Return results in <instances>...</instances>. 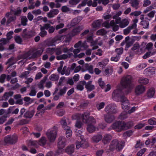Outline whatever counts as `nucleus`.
I'll return each mask as SVG.
<instances>
[{
    "label": "nucleus",
    "instance_id": "obj_25",
    "mask_svg": "<svg viewBox=\"0 0 156 156\" xmlns=\"http://www.w3.org/2000/svg\"><path fill=\"white\" fill-rule=\"evenodd\" d=\"M59 12V10L57 9H53L51 10L47 14L49 18H51L57 15Z\"/></svg>",
    "mask_w": 156,
    "mask_h": 156
},
{
    "label": "nucleus",
    "instance_id": "obj_63",
    "mask_svg": "<svg viewBox=\"0 0 156 156\" xmlns=\"http://www.w3.org/2000/svg\"><path fill=\"white\" fill-rule=\"evenodd\" d=\"M133 133V132L132 130H129L125 132L123 135L125 137H129L132 135Z\"/></svg>",
    "mask_w": 156,
    "mask_h": 156
},
{
    "label": "nucleus",
    "instance_id": "obj_22",
    "mask_svg": "<svg viewBox=\"0 0 156 156\" xmlns=\"http://www.w3.org/2000/svg\"><path fill=\"white\" fill-rule=\"evenodd\" d=\"M10 12L14 15L16 16H20V15L22 12V10L20 7H19L16 9H11L10 10Z\"/></svg>",
    "mask_w": 156,
    "mask_h": 156
},
{
    "label": "nucleus",
    "instance_id": "obj_19",
    "mask_svg": "<svg viewBox=\"0 0 156 156\" xmlns=\"http://www.w3.org/2000/svg\"><path fill=\"white\" fill-rule=\"evenodd\" d=\"M140 45L138 43H135L131 48L133 51H136V52L137 54H140L142 51V49L140 48Z\"/></svg>",
    "mask_w": 156,
    "mask_h": 156
},
{
    "label": "nucleus",
    "instance_id": "obj_21",
    "mask_svg": "<svg viewBox=\"0 0 156 156\" xmlns=\"http://www.w3.org/2000/svg\"><path fill=\"white\" fill-rule=\"evenodd\" d=\"M102 138L101 134H98L94 135L91 138V140L94 142L98 143L102 139Z\"/></svg>",
    "mask_w": 156,
    "mask_h": 156
},
{
    "label": "nucleus",
    "instance_id": "obj_60",
    "mask_svg": "<svg viewBox=\"0 0 156 156\" xmlns=\"http://www.w3.org/2000/svg\"><path fill=\"white\" fill-rule=\"evenodd\" d=\"M40 30H41V32L39 34V35L42 37H44L45 36L47 35V32L45 30H44L42 29L40 27Z\"/></svg>",
    "mask_w": 156,
    "mask_h": 156
},
{
    "label": "nucleus",
    "instance_id": "obj_62",
    "mask_svg": "<svg viewBox=\"0 0 156 156\" xmlns=\"http://www.w3.org/2000/svg\"><path fill=\"white\" fill-rule=\"evenodd\" d=\"M102 18L105 20H109L112 18V15L111 14L105 13L103 15Z\"/></svg>",
    "mask_w": 156,
    "mask_h": 156
},
{
    "label": "nucleus",
    "instance_id": "obj_23",
    "mask_svg": "<svg viewBox=\"0 0 156 156\" xmlns=\"http://www.w3.org/2000/svg\"><path fill=\"white\" fill-rule=\"evenodd\" d=\"M72 55L73 53H72L69 52L67 54H63L59 56H57L56 58L58 60L66 59L67 58H69Z\"/></svg>",
    "mask_w": 156,
    "mask_h": 156
},
{
    "label": "nucleus",
    "instance_id": "obj_8",
    "mask_svg": "<svg viewBox=\"0 0 156 156\" xmlns=\"http://www.w3.org/2000/svg\"><path fill=\"white\" fill-rule=\"evenodd\" d=\"M36 34V32L34 31H28L27 29L23 30L22 34V36L25 40L30 39Z\"/></svg>",
    "mask_w": 156,
    "mask_h": 156
},
{
    "label": "nucleus",
    "instance_id": "obj_44",
    "mask_svg": "<svg viewBox=\"0 0 156 156\" xmlns=\"http://www.w3.org/2000/svg\"><path fill=\"white\" fill-rule=\"evenodd\" d=\"M47 142L46 138L44 136L42 137L38 141L39 145L43 146Z\"/></svg>",
    "mask_w": 156,
    "mask_h": 156
},
{
    "label": "nucleus",
    "instance_id": "obj_35",
    "mask_svg": "<svg viewBox=\"0 0 156 156\" xmlns=\"http://www.w3.org/2000/svg\"><path fill=\"white\" fill-rule=\"evenodd\" d=\"M155 93V89L153 87H151L147 91V96L150 98H152L154 95Z\"/></svg>",
    "mask_w": 156,
    "mask_h": 156
},
{
    "label": "nucleus",
    "instance_id": "obj_15",
    "mask_svg": "<svg viewBox=\"0 0 156 156\" xmlns=\"http://www.w3.org/2000/svg\"><path fill=\"white\" fill-rule=\"evenodd\" d=\"M5 16L7 18V22L8 23L14 22L16 20V16L14 15H12V14L10 12L6 13Z\"/></svg>",
    "mask_w": 156,
    "mask_h": 156
},
{
    "label": "nucleus",
    "instance_id": "obj_39",
    "mask_svg": "<svg viewBox=\"0 0 156 156\" xmlns=\"http://www.w3.org/2000/svg\"><path fill=\"white\" fill-rule=\"evenodd\" d=\"M10 135V144H13L16 143L18 140L17 136L15 134Z\"/></svg>",
    "mask_w": 156,
    "mask_h": 156
},
{
    "label": "nucleus",
    "instance_id": "obj_32",
    "mask_svg": "<svg viewBox=\"0 0 156 156\" xmlns=\"http://www.w3.org/2000/svg\"><path fill=\"white\" fill-rule=\"evenodd\" d=\"M155 68L153 67H150L145 69L144 72L146 73L148 72L150 75H154L155 74Z\"/></svg>",
    "mask_w": 156,
    "mask_h": 156
},
{
    "label": "nucleus",
    "instance_id": "obj_34",
    "mask_svg": "<svg viewBox=\"0 0 156 156\" xmlns=\"http://www.w3.org/2000/svg\"><path fill=\"white\" fill-rule=\"evenodd\" d=\"M32 51L30 50L25 53L22 55V58L23 59H26L27 58H32L31 57L32 55Z\"/></svg>",
    "mask_w": 156,
    "mask_h": 156
},
{
    "label": "nucleus",
    "instance_id": "obj_55",
    "mask_svg": "<svg viewBox=\"0 0 156 156\" xmlns=\"http://www.w3.org/2000/svg\"><path fill=\"white\" fill-rule=\"evenodd\" d=\"M141 24L142 25L144 28H147L149 25V23L147 20L142 21L141 22Z\"/></svg>",
    "mask_w": 156,
    "mask_h": 156
},
{
    "label": "nucleus",
    "instance_id": "obj_45",
    "mask_svg": "<svg viewBox=\"0 0 156 156\" xmlns=\"http://www.w3.org/2000/svg\"><path fill=\"white\" fill-rule=\"evenodd\" d=\"M59 78V76L58 75L54 74H52L49 76V79L52 81L58 80Z\"/></svg>",
    "mask_w": 156,
    "mask_h": 156
},
{
    "label": "nucleus",
    "instance_id": "obj_14",
    "mask_svg": "<svg viewBox=\"0 0 156 156\" xmlns=\"http://www.w3.org/2000/svg\"><path fill=\"white\" fill-rule=\"evenodd\" d=\"M81 83L85 84V87L88 91H90L95 89L94 86L91 84V81H89L87 83L85 81H81Z\"/></svg>",
    "mask_w": 156,
    "mask_h": 156
},
{
    "label": "nucleus",
    "instance_id": "obj_51",
    "mask_svg": "<svg viewBox=\"0 0 156 156\" xmlns=\"http://www.w3.org/2000/svg\"><path fill=\"white\" fill-rule=\"evenodd\" d=\"M147 65L145 63H141L138 65L136 67V70H141L145 68Z\"/></svg>",
    "mask_w": 156,
    "mask_h": 156
},
{
    "label": "nucleus",
    "instance_id": "obj_26",
    "mask_svg": "<svg viewBox=\"0 0 156 156\" xmlns=\"http://www.w3.org/2000/svg\"><path fill=\"white\" fill-rule=\"evenodd\" d=\"M35 113L34 110L27 111L25 113L24 117L27 119H29L32 118L34 115Z\"/></svg>",
    "mask_w": 156,
    "mask_h": 156
},
{
    "label": "nucleus",
    "instance_id": "obj_4",
    "mask_svg": "<svg viewBox=\"0 0 156 156\" xmlns=\"http://www.w3.org/2000/svg\"><path fill=\"white\" fill-rule=\"evenodd\" d=\"M57 132V129L55 127L50 129L47 131L46 134L50 142H53L55 141L56 137Z\"/></svg>",
    "mask_w": 156,
    "mask_h": 156
},
{
    "label": "nucleus",
    "instance_id": "obj_58",
    "mask_svg": "<svg viewBox=\"0 0 156 156\" xmlns=\"http://www.w3.org/2000/svg\"><path fill=\"white\" fill-rule=\"evenodd\" d=\"M67 90V88L66 87H64L62 89L60 90L58 94L60 96H62L66 93Z\"/></svg>",
    "mask_w": 156,
    "mask_h": 156
},
{
    "label": "nucleus",
    "instance_id": "obj_18",
    "mask_svg": "<svg viewBox=\"0 0 156 156\" xmlns=\"http://www.w3.org/2000/svg\"><path fill=\"white\" fill-rule=\"evenodd\" d=\"M83 27L82 26H78L75 27L71 31V34L73 36H75L79 34L83 29Z\"/></svg>",
    "mask_w": 156,
    "mask_h": 156
},
{
    "label": "nucleus",
    "instance_id": "obj_33",
    "mask_svg": "<svg viewBox=\"0 0 156 156\" xmlns=\"http://www.w3.org/2000/svg\"><path fill=\"white\" fill-rule=\"evenodd\" d=\"M138 82L139 83L143 85H146L148 83L149 80L145 78L140 77L139 78Z\"/></svg>",
    "mask_w": 156,
    "mask_h": 156
},
{
    "label": "nucleus",
    "instance_id": "obj_37",
    "mask_svg": "<svg viewBox=\"0 0 156 156\" xmlns=\"http://www.w3.org/2000/svg\"><path fill=\"white\" fill-rule=\"evenodd\" d=\"M27 143L29 146H32L36 147H37L39 145L38 142L37 141L30 140H27Z\"/></svg>",
    "mask_w": 156,
    "mask_h": 156
},
{
    "label": "nucleus",
    "instance_id": "obj_9",
    "mask_svg": "<svg viewBox=\"0 0 156 156\" xmlns=\"http://www.w3.org/2000/svg\"><path fill=\"white\" fill-rule=\"evenodd\" d=\"M79 136H80V138L81 139V140L80 142L77 141L76 142V147L77 149H78L80 147H83V148H85L89 146L88 143L85 141L84 140H83V136L81 135L80 133H81V131H80ZM78 136L79 135L77 134Z\"/></svg>",
    "mask_w": 156,
    "mask_h": 156
},
{
    "label": "nucleus",
    "instance_id": "obj_10",
    "mask_svg": "<svg viewBox=\"0 0 156 156\" xmlns=\"http://www.w3.org/2000/svg\"><path fill=\"white\" fill-rule=\"evenodd\" d=\"M138 22V20L137 18H135L133 20V23L131 25L128 27L126 29L123 30V34L125 35H127L130 32L131 30L135 29L136 27V23Z\"/></svg>",
    "mask_w": 156,
    "mask_h": 156
},
{
    "label": "nucleus",
    "instance_id": "obj_41",
    "mask_svg": "<svg viewBox=\"0 0 156 156\" xmlns=\"http://www.w3.org/2000/svg\"><path fill=\"white\" fill-rule=\"evenodd\" d=\"M13 92L12 91L5 92L3 97V100H5L8 99L9 97L13 95Z\"/></svg>",
    "mask_w": 156,
    "mask_h": 156
},
{
    "label": "nucleus",
    "instance_id": "obj_28",
    "mask_svg": "<svg viewBox=\"0 0 156 156\" xmlns=\"http://www.w3.org/2000/svg\"><path fill=\"white\" fill-rule=\"evenodd\" d=\"M10 135H7L4 138V140L1 141V143L3 145H5L7 144H10Z\"/></svg>",
    "mask_w": 156,
    "mask_h": 156
},
{
    "label": "nucleus",
    "instance_id": "obj_43",
    "mask_svg": "<svg viewBox=\"0 0 156 156\" xmlns=\"http://www.w3.org/2000/svg\"><path fill=\"white\" fill-rule=\"evenodd\" d=\"M46 52L50 55L53 54L55 52V48H48L46 49Z\"/></svg>",
    "mask_w": 156,
    "mask_h": 156
},
{
    "label": "nucleus",
    "instance_id": "obj_40",
    "mask_svg": "<svg viewBox=\"0 0 156 156\" xmlns=\"http://www.w3.org/2000/svg\"><path fill=\"white\" fill-rule=\"evenodd\" d=\"M87 130L90 133H92L96 130V128L93 125L88 124L87 127Z\"/></svg>",
    "mask_w": 156,
    "mask_h": 156
},
{
    "label": "nucleus",
    "instance_id": "obj_48",
    "mask_svg": "<svg viewBox=\"0 0 156 156\" xmlns=\"http://www.w3.org/2000/svg\"><path fill=\"white\" fill-rule=\"evenodd\" d=\"M81 0H69V3L71 6H73L78 4Z\"/></svg>",
    "mask_w": 156,
    "mask_h": 156
},
{
    "label": "nucleus",
    "instance_id": "obj_17",
    "mask_svg": "<svg viewBox=\"0 0 156 156\" xmlns=\"http://www.w3.org/2000/svg\"><path fill=\"white\" fill-rule=\"evenodd\" d=\"M104 119L105 121L108 123H111L112 122L115 118L114 115H108L105 114L104 115Z\"/></svg>",
    "mask_w": 156,
    "mask_h": 156
},
{
    "label": "nucleus",
    "instance_id": "obj_2",
    "mask_svg": "<svg viewBox=\"0 0 156 156\" xmlns=\"http://www.w3.org/2000/svg\"><path fill=\"white\" fill-rule=\"evenodd\" d=\"M90 114L89 112H85L82 115V120L83 122L88 124H95L96 123L95 119L92 116L89 117Z\"/></svg>",
    "mask_w": 156,
    "mask_h": 156
},
{
    "label": "nucleus",
    "instance_id": "obj_49",
    "mask_svg": "<svg viewBox=\"0 0 156 156\" xmlns=\"http://www.w3.org/2000/svg\"><path fill=\"white\" fill-rule=\"evenodd\" d=\"M148 122L150 125H156V119L154 117L148 120Z\"/></svg>",
    "mask_w": 156,
    "mask_h": 156
},
{
    "label": "nucleus",
    "instance_id": "obj_38",
    "mask_svg": "<svg viewBox=\"0 0 156 156\" xmlns=\"http://www.w3.org/2000/svg\"><path fill=\"white\" fill-rule=\"evenodd\" d=\"M60 123L62 128L64 129L66 128H69V126L67 125V123L66 121V118L65 117H64L61 119Z\"/></svg>",
    "mask_w": 156,
    "mask_h": 156
},
{
    "label": "nucleus",
    "instance_id": "obj_20",
    "mask_svg": "<svg viewBox=\"0 0 156 156\" xmlns=\"http://www.w3.org/2000/svg\"><path fill=\"white\" fill-rule=\"evenodd\" d=\"M17 62L16 60L13 57H12L10 58L5 62V64H9L7 68H9L11 66L15 64Z\"/></svg>",
    "mask_w": 156,
    "mask_h": 156
},
{
    "label": "nucleus",
    "instance_id": "obj_53",
    "mask_svg": "<svg viewBox=\"0 0 156 156\" xmlns=\"http://www.w3.org/2000/svg\"><path fill=\"white\" fill-rule=\"evenodd\" d=\"M125 129H127L133 126V122L132 121L128 122H125Z\"/></svg>",
    "mask_w": 156,
    "mask_h": 156
},
{
    "label": "nucleus",
    "instance_id": "obj_42",
    "mask_svg": "<svg viewBox=\"0 0 156 156\" xmlns=\"http://www.w3.org/2000/svg\"><path fill=\"white\" fill-rule=\"evenodd\" d=\"M81 20V17L80 16L74 18L72 21L71 24L72 25L74 26L78 24L80 22Z\"/></svg>",
    "mask_w": 156,
    "mask_h": 156
},
{
    "label": "nucleus",
    "instance_id": "obj_1",
    "mask_svg": "<svg viewBox=\"0 0 156 156\" xmlns=\"http://www.w3.org/2000/svg\"><path fill=\"white\" fill-rule=\"evenodd\" d=\"M133 77L130 75L124 76L122 79L121 85L123 87L127 89L126 93V94L130 93L133 88Z\"/></svg>",
    "mask_w": 156,
    "mask_h": 156
},
{
    "label": "nucleus",
    "instance_id": "obj_36",
    "mask_svg": "<svg viewBox=\"0 0 156 156\" xmlns=\"http://www.w3.org/2000/svg\"><path fill=\"white\" fill-rule=\"evenodd\" d=\"M109 60L108 58L104 59L101 62H99L98 63V65L99 67L102 68H104L108 64Z\"/></svg>",
    "mask_w": 156,
    "mask_h": 156
},
{
    "label": "nucleus",
    "instance_id": "obj_56",
    "mask_svg": "<svg viewBox=\"0 0 156 156\" xmlns=\"http://www.w3.org/2000/svg\"><path fill=\"white\" fill-rule=\"evenodd\" d=\"M106 33V31L104 29H102L96 32V34L98 35H103Z\"/></svg>",
    "mask_w": 156,
    "mask_h": 156
},
{
    "label": "nucleus",
    "instance_id": "obj_52",
    "mask_svg": "<svg viewBox=\"0 0 156 156\" xmlns=\"http://www.w3.org/2000/svg\"><path fill=\"white\" fill-rule=\"evenodd\" d=\"M81 82V81L78 83L76 87V89L80 91H82L84 89L83 85H85V84H82Z\"/></svg>",
    "mask_w": 156,
    "mask_h": 156
},
{
    "label": "nucleus",
    "instance_id": "obj_30",
    "mask_svg": "<svg viewBox=\"0 0 156 156\" xmlns=\"http://www.w3.org/2000/svg\"><path fill=\"white\" fill-rule=\"evenodd\" d=\"M129 23L128 20L126 19H122L120 23L119 27L121 28H124L127 26Z\"/></svg>",
    "mask_w": 156,
    "mask_h": 156
},
{
    "label": "nucleus",
    "instance_id": "obj_13",
    "mask_svg": "<svg viewBox=\"0 0 156 156\" xmlns=\"http://www.w3.org/2000/svg\"><path fill=\"white\" fill-rule=\"evenodd\" d=\"M66 138L63 136H60L58 139V147L59 149L63 148L66 145Z\"/></svg>",
    "mask_w": 156,
    "mask_h": 156
},
{
    "label": "nucleus",
    "instance_id": "obj_50",
    "mask_svg": "<svg viewBox=\"0 0 156 156\" xmlns=\"http://www.w3.org/2000/svg\"><path fill=\"white\" fill-rule=\"evenodd\" d=\"M14 39L17 43L20 44L22 43L23 40L20 36H15L14 37Z\"/></svg>",
    "mask_w": 156,
    "mask_h": 156
},
{
    "label": "nucleus",
    "instance_id": "obj_24",
    "mask_svg": "<svg viewBox=\"0 0 156 156\" xmlns=\"http://www.w3.org/2000/svg\"><path fill=\"white\" fill-rule=\"evenodd\" d=\"M112 139V136L109 134H106L104 136L102 142L104 144H106L108 143Z\"/></svg>",
    "mask_w": 156,
    "mask_h": 156
},
{
    "label": "nucleus",
    "instance_id": "obj_5",
    "mask_svg": "<svg viewBox=\"0 0 156 156\" xmlns=\"http://www.w3.org/2000/svg\"><path fill=\"white\" fill-rule=\"evenodd\" d=\"M105 111L109 115L116 114L118 112L117 106L115 104H109L105 107Z\"/></svg>",
    "mask_w": 156,
    "mask_h": 156
},
{
    "label": "nucleus",
    "instance_id": "obj_46",
    "mask_svg": "<svg viewBox=\"0 0 156 156\" xmlns=\"http://www.w3.org/2000/svg\"><path fill=\"white\" fill-rule=\"evenodd\" d=\"M128 117L127 114L126 112H123L121 114H120L119 117V119L121 120H124L126 119Z\"/></svg>",
    "mask_w": 156,
    "mask_h": 156
},
{
    "label": "nucleus",
    "instance_id": "obj_47",
    "mask_svg": "<svg viewBox=\"0 0 156 156\" xmlns=\"http://www.w3.org/2000/svg\"><path fill=\"white\" fill-rule=\"evenodd\" d=\"M37 91L35 87H31L29 95L31 96H34L36 95Z\"/></svg>",
    "mask_w": 156,
    "mask_h": 156
},
{
    "label": "nucleus",
    "instance_id": "obj_6",
    "mask_svg": "<svg viewBox=\"0 0 156 156\" xmlns=\"http://www.w3.org/2000/svg\"><path fill=\"white\" fill-rule=\"evenodd\" d=\"M125 125L124 122L118 121L115 122L112 124L111 126L112 128L118 132L125 130Z\"/></svg>",
    "mask_w": 156,
    "mask_h": 156
},
{
    "label": "nucleus",
    "instance_id": "obj_64",
    "mask_svg": "<svg viewBox=\"0 0 156 156\" xmlns=\"http://www.w3.org/2000/svg\"><path fill=\"white\" fill-rule=\"evenodd\" d=\"M9 41L7 39L5 38H2L0 40V45H4L6 44Z\"/></svg>",
    "mask_w": 156,
    "mask_h": 156
},
{
    "label": "nucleus",
    "instance_id": "obj_3",
    "mask_svg": "<svg viewBox=\"0 0 156 156\" xmlns=\"http://www.w3.org/2000/svg\"><path fill=\"white\" fill-rule=\"evenodd\" d=\"M123 148L122 144L119 142V140L115 139L113 140L110 143L109 145V150L113 151L116 150L119 151L122 149Z\"/></svg>",
    "mask_w": 156,
    "mask_h": 156
},
{
    "label": "nucleus",
    "instance_id": "obj_59",
    "mask_svg": "<svg viewBox=\"0 0 156 156\" xmlns=\"http://www.w3.org/2000/svg\"><path fill=\"white\" fill-rule=\"evenodd\" d=\"M27 19L26 16H23L22 17L21 22L22 24L25 26L27 25Z\"/></svg>",
    "mask_w": 156,
    "mask_h": 156
},
{
    "label": "nucleus",
    "instance_id": "obj_54",
    "mask_svg": "<svg viewBox=\"0 0 156 156\" xmlns=\"http://www.w3.org/2000/svg\"><path fill=\"white\" fill-rule=\"evenodd\" d=\"M83 114L81 115L80 114H76L73 115L72 116V119L73 120H78L80 119V118H82V115Z\"/></svg>",
    "mask_w": 156,
    "mask_h": 156
},
{
    "label": "nucleus",
    "instance_id": "obj_11",
    "mask_svg": "<svg viewBox=\"0 0 156 156\" xmlns=\"http://www.w3.org/2000/svg\"><path fill=\"white\" fill-rule=\"evenodd\" d=\"M146 90L145 86L142 85H138L135 87L134 92L136 95L139 96L144 93Z\"/></svg>",
    "mask_w": 156,
    "mask_h": 156
},
{
    "label": "nucleus",
    "instance_id": "obj_27",
    "mask_svg": "<svg viewBox=\"0 0 156 156\" xmlns=\"http://www.w3.org/2000/svg\"><path fill=\"white\" fill-rule=\"evenodd\" d=\"M66 152L69 154H71L73 153L74 151V146L71 145L68 146L66 148Z\"/></svg>",
    "mask_w": 156,
    "mask_h": 156
},
{
    "label": "nucleus",
    "instance_id": "obj_29",
    "mask_svg": "<svg viewBox=\"0 0 156 156\" xmlns=\"http://www.w3.org/2000/svg\"><path fill=\"white\" fill-rule=\"evenodd\" d=\"M140 0H132L131 1V6L135 9H137L139 7V4Z\"/></svg>",
    "mask_w": 156,
    "mask_h": 156
},
{
    "label": "nucleus",
    "instance_id": "obj_7",
    "mask_svg": "<svg viewBox=\"0 0 156 156\" xmlns=\"http://www.w3.org/2000/svg\"><path fill=\"white\" fill-rule=\"evenodd\" d=\"M125 97L123 95V93L122 90L120 89L117 88L114 90L112 94V98L115 101H118L119 99L120 101L121 99V98L122 97Z\"/></svg>",
    "mask_w": 156,
    "mask_h": 156
},
{
    "label": "nucleus",
    "instance_id": "obj_57",
    "mask_svg": "<svg viewBox=\"0 0 156 156\" xmlns=\"http://www.w3.org/2000/svg\"><path fill=\"white\" fill-rule=\"evenodd\" d=\"M87 4L89 6H92L93 7H96L97 5V3L95 2L94 1L93 2L91 0H90L88 2H87Z\"/></svg>",
    "mask_w": 156,
    "mask_h": 156
},
{
    "label": "nucleus",
    "instance_id": "obj_61",
    "mask_svg": "<svg viewBox=\"0 0 156 156\" xmlns=\"http://www.w3.org/2000/svg\"><path fill=\"white\" fill-rule=\"evenodd\" d=\"M120 58V55H117L116 56L111 57V60L112 61L117 62L119 60Z\"/></svg>",
    "mask_w": 156,
    "mask_h": 156
},
{
    "label": "nucleus",
    "instance_id": "obj_31",
    "mask_svg": "<svg viewBox=\"0 0 156 156\" xmlns=\"http://www.w3.org/2000/svg\"><path fill=\"white\" fill-rule=\"evenodd\" d=\"M103 22L102 20H98L93 22L92 24V27L94 28L99 27Z\"/></svg>",
    "mask_w": 156,
    "mask_h": 156
},
{
    "label": "nucleus",
    "instance_id": "obj_16",
    "mask_svg": "<svg viewBox=\"0 0 156 156\" xmlns=\"http://www.w3.org/2000/svg\"><path fill=\"white\" fill-rule=\"evenodd\" d=\"M44 51V48L43 47L39 48L36 51L34 52L32 51L31 57L34 58L40 56L42 54Z\"/></svg>",
    "mask_w": 156,
    "mask_h": 156
},
{
    "label": "nucleus",
    "instance_id": "obj_12",
    "mask_svg": "<svg viewBox=\"0 0 156 156\" xmlns=\"http://www.w3.org/2000/svg\"><path fill=\"white\" fill-rule=\"evenodd\" d=\"M120 101L122 104V107L123 109L125 110H128L130 107V105L129 101L125 97H122Z\"/></svg>",
    "mask_w": 156,
    "mask_h": 156
}]
</instances>
